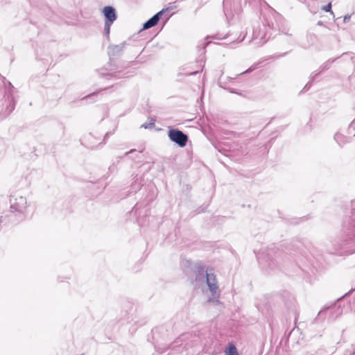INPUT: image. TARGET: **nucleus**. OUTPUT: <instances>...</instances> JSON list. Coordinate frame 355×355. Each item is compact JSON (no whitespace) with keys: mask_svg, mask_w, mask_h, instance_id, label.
<instances>
[{"mask_svg":"<svg viewBox=\"0 0 355 355\" xmlns=\"http://www.w3.org/2000/svg\"><path fill=\"white\" fill-rule=\"evenodd\" d=\"M27 201H15L13 204H11L10 211L12 213L24 214L27 209Z\"/></svg>","mask_w":355,"mask_h":355,"instance_id":"obj_6","label":"nucleus"},{"mask_svg":"<svg viewBox=\"0 0 355 355\" xmlns=\"http://www.w3.org/2000/svg\"><path fill=\"white\" fill-rule=\"evenodd\" d=\"M135 150H130L129 152H127L126 154H129V153H131L132 152H133Z\"/></svg>","mask_w":355,"mask_h":355,"instance_id":"obj_23","label":"nucleus"},{"mask_svg":"<svg viewBox=\"0 0 355 355\" xmlns=\"http://www.w3.org/2000/svg\"><path fill=\"white\" fill-rule=\"evenodd\" d=\"M124 46H125L124 43H122L119 45L110 46L108 48V54L110 56H114L116 53H121L123 50Z\"/></svg>","mask_w":355,"mask_h":355,"instance_id":"obj_9","label":"nucleus"},{"mask_svg":"<svg viewBox=\"0 0 355 355\" xmlns=\"http://www.w3.org/2000/svg\"><path fill=\"white\" fill-rule=\"evenodd\" d=\"M266 42V40H263V38L261 37L260 41H258V42H256V44L257 45H262L263 44H264Z\"/></svg>","mask_w":355,"mask_h":355,"instance_id":"obj_16","label":"nucleus"},{"mask_svg":"<svg viewBox=\"0 0 355 355\" xmlns=\"http://www.w3.org/2000/svg\"><path fill=\"white\" fill-rule=\"evenodd\" d=\"M103 14L107 19L106 21L113 23L116 19L115 10L112 6H105L103 10Z\"/></svg>","mask_w":355,"mask_h":355,"instance_id":"obj_8","label":"nucleus"},{"mask_svg":"<svg viewBox=\"0 0 355 355\" xmlns=\"http://www.w3.org/2000/svg\"><path fill=\"white\" fill-rule=\"evenodd\" d=\"M326 69H327V66H323V67H320V70L318 72L315 71V72H313L311 75H310V82H313L314 80V79L317 77V76H318L321 72L324 71Z\"/></svg>","mask_w":355,"mask_h":355,"instance_id":"obj_12","label":"nucleus"},{"mask_svg":"<svg viewBox=\"0 0 355 355\" xmlns=\"http://www.w3.org/2000/svg\"><path fill=\"white\" fill-rule=\"evenodd\" d=\"M224 353V355H239L236 346L232 343L228 345Z\"/></svg>","mask_w":355,"mask_h":355,"instance_id":"obj_10","label":"nucleus"},{"mask_svg":"<svg viewBox=\"0 0 355 355\" xmlns=\"http://www.w3.org/2000/svg\"><path fill=\"white\" fill-rule=\"evenodd\" d=\"M138 206H139V204H138V203H137V204H136L135 207V212H137V211Z\"/></svg>","mask_w":355,"mask_h":355,"instance_id":"obj_20","label":"nucleus"},{"mask_svg":"<svg viewBox=\"0 0 355 355\" xmlns=\"http://www.w3.org/2000/svg\"><path fill=\"white\" fill-rule=\"evenodd\" d=\"M198 73V71H194L190 73V75H195Z\"/></svg>","mask_w":355,"mask_h":355,"instance_id":"obj_21","label":"nucleus"},{"mask_svg":"<svg viewBox=\"0 0 355 355\" xmlns=\"http://www.w3.org/2000/svg\"><path fill=\"white\" fill-rule=\"evenodd\" d=\"M112 23H110V22H108V21H105V33L107 35H109L110 34V26Z\"/></svg>","mask_w":355,"mask_h":355,"instance_id":"obj_14","label":"nucleus"},{"mask_svg":"<svg viewBox=\"0 0 355 355\" xmlns=\"http://www.w3.org/2000/svg\"><path fill=\"white\" fill-rule=\"evenodd\" d=\"M141 127L144 128H148V125L147 124H142Z\"/></svg>","mask_w":355,"mask_h":355,"instance_id":"obj_19","label":"nucleus"},{"mask_svg":"<svg viewBox=\"0 0 355 355\" xmlns=\"http://www.w3.org/2000/svg\"><path fill=\"white\" fill-rule=\"evenodd\" d=\"M150 218V217L148 216V223H146L145 219H144L143 218L139 217L138 218V223L141 226L149 225Z\"/></svg>","mask_w":355,"mask_h":355,"instance_id":"obj_13","label":"nucleus"},{"mask_svg":"<svg viewBox=\"0 0 355 355\" xmlns=\"http://www.w3.org/2000/svg\"><path fill=\"white\" fill-rule=\"evenodd\" d=\"M282 252L278 249L270 248L257 255L263 267L272 269L277 266L281 259Z\"/></svg>","mask_w":355,"mask_h":355,"instance_id":"obj_2","label":"nucleus"},{"mask_svg":"<svg viewBox=\"0 0 355 355\" xmlns=\"http://www.w3.org/2000/svg\"><path fill=\"white\" fill-rule=\"evenodd\" d=\"M168 136L169 139L179 145L180 147H184L188 141V137L183 132L177 129H170Z\"/></svg>","mask_w":355,"mask_h":355,"instance_id":"obj_4","label":"nucleus"},{"mask_svg":"<svg viewBox=\"0 0 355 355\" xmlns=\"http://www.w3.org/2000/svg\"><path fill=\"white\" fill-rule=\"evenodd\" d=\"M95 146H93V145H91V146H87L88 148H93Z\"/></svg>","mask_w":355,"mask_h":355,"instance_id":"obj_22","label":"nucleus"},{"mask_svg":"<svg viewBox=\"0 0 355 355\" xmlns=\"http://www.w3.org/2000/svg\"><path fill=\"white\" fill-rule=\"evenodd\" d=\"M211 271V270H204L203 268H199L196 271L193 284L195 286H200L206 283L211 295V297L208 300V302L218 304L219 303L220 291L216 275Z\"/></svg>","mask_w":355,"mask_h":355,"instance_id":"obj_1","label":"nucleus"},{"mask_svg":"<svg viewBox=\"0 0 355 355\" xmlns=\"http://www.w3.org/2000/svg\"><path fill=\"white\" fill-rule=\"evenodd\" d=\"M164 11L165 10L163 9L146 21L143 25V29L146 30L155 26L159 21L160 17L163 15Z\"/></svg>","mask_w":355,"mask_h":355,"instance_id":"obj_7","label":"nucleus"},{"mask_svg":"<svg viewBox=\"0 0 355 355\" xmlns=\"http://www.w3.org/2000/svg\"><path fill=\"white\" fill-rule=\"evenodd\" d=\"M252 71V69L250 68V69H248V70H246L245 71H244V72L241 73V74H243V73H248V72H250V71Z\"/></svg>","mask_w":355,"mask_h":355,"instance_id":"obj_18","label":"nucleus"},{"mask_svg":"<svg viewBox=\"0 0 355 355\" xmlns=\"http://www.w3.org/2000/svg\"><path fill=\"white\" fill-rule=\"evenodd\" d=\"M331 9V3H329L327 5H326L325 6H324L322 8V10L324 11H325V12H331V13H333Z\"/></svg>","mask_w":355,"mask_h":355,"instance_id":"obj_15","label":"nucleus"},{"mask_svg":"<svg viewBox=\"0 0 355 355\" xmlns=\"http://www.w3.org/2000/svg\"><path fill=\"white\" fill-rule=\"evenodd\" d=\"M326 69H327V66H323V67H320V70L318 72L315 71V72H313L311 75H310V82H313L314 80V79L317 77V76H318L321 72L324 71Z\"/></svg>","mask_w":355,"mask_h":355,"instance_id":"obj_11","label":"nucleus"},{"mask_svg":"<svg viewBox=\"0 0 355 355\" xmlns=\"http://www.w3.org/2000/svg\"><path fill=\"white\" fill-rule=\"evenodd\" d=\"M354 121H353L351 123V124H350V127H352V125L354 124Z\"/></svg>","mask_w":355,"mask_h":355,"instance_id":"obj_24","label":"nucleus"},{"mask_svg":"<svg viewBox=\"0 0 355 355\" xmlns=\"http://www.w3.org/2000/svg\"><path fill=\"white\" fill-rule=\"evenodd\" d=\"M343 313L342 308L338 305H334L327 309H322L319 312V316H327L329 320H334Z\"/></svg>","mask_w":355,"mask_h":355,"instance_id":"obj_5","label":"nucleus"},{"mask_svg":"<svg viewBox=\"0 0 355 355\" xmlns=\"http://www.w3.org/2000/svg\"><path fill=\"white\" fill-rule=\"evenodd\" d=\"M352 241V237L340 233L331 243V248L329 250L332 254H338L340 255L345 252H348L347 245H348Z\"/></svg>","mask_w":355,"mask_h":355,"instance_id":"obj_3","label":"nucleus"},{"mask_svg":"<svg viewBox=\"0 0 355 355\" xmlns=\"http://www.w3.org/2000/svg\"><path fill=\"white\" fill-rule=\"evenodd\" d=\"M256 34H257V31H255L254 32V35H253V40H254V41L257 39V36L256 35Z\"/></svg>","mask_w":355,"mask_h":355,"instance_id":"obj_17","label":"nucleus"}]
</instances>
